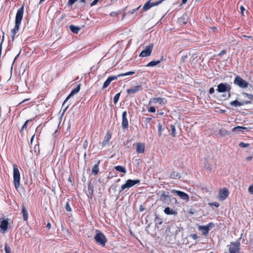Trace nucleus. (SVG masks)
<instances>
[{"instance_id":"f8f14e48","label":"nucleus","mask_w":253,"mask_h":253,"mask_svg":"<svg viewBox=\"0 0 253 253\" xmlns=\"http://www.w3.org/2000/svg\"><path fill=\"white\" fill-rule=\"evenodd\" d=\"M171 192L173 194H176L181 199L185 201L186 202H188L189 200V195L187 193H186L184 192L173 189V190H172Z\"/></svg>"},{"instance_id":"4468645a","label":"nucleus","mask_w":253,"mask_h":253,"mask_svg":"<svg viewBox=\"0 0 253 253\" xmlns=\"http://www.w3.org/2000/svg\"><path fill=\"white\" fill-rule=\"evenodd\" d=\"M122 126L123 129H126L128 127V122L127 119V113L126 111L122 113Z\"/></svg>"},{"instance_id":"2eb2a0df","label":"nucleus","mask_w":253,"mask_h":253,"mask_svg":"<svg viewBox=\"0 0 253 253\" xmlns=\"http://www.w3.org/2000/svg\"><path fill=\"white\" fill-rule=\"evenodd\" d=\"M229 192L227 189L224 188L219 192V199L223 201L228 196Z\"/></svg>"},{"instance_id":"8fccbe9b","label":"nucleus","mask_w":253,"mask_h":253,"mask_svg":"<svg viewBox=\"0 0 253 253\" xmlns=\"http://www.w3.org/2000/svg\"><path fill=\"white\" fill-rule=\"evenodd\" d=\"M240 10L242 15L244 16V11L245 10V8L243 6L241 5L240 6Z\"/></svg>"},{"instance_id":"a18cd8bd","label":"nucleus","mask_w":253,"mask_h":253,"mask_svg":"<svg viewBox=\"0 0 253 253\" xmlns=\"http://www.w3.org/2000/svg\"><path fill=\"white\" fill-rule=\"evenodd\" d=\"M162 130H163L162 126L161 124H158V131L160 133V135L161 134Z\"/></svg>"},{"instance_id":"3c124183","label":"nucleus","mask_w":253,"mask_h":253,"mask_svg":"<svg viewBox=\"0 0 253 253\" xmlns=\"http://www.w3.org/2000/svg\"><path fill=\"white\" fill-rule=\"evenodd\" d=\"M226 53V50L223 49V50H222V51H220V52L219 53L218 55L219 56H222V55H224V54H225Z\"/></svg>"},{"instance_id":"09e8293b","label":"nucleus","mask_w":253,"mask_h":253,"mask_svg":"<svg viewBox=\"0 0 253 253\" xmlns=\"http://www.w3.org/2000/svg\"><path fill=\"white\" fill-rule=\"evenodd\" d=\"M187 58V56L186 55H183L181 57V59H180V61L181 62H184L185 61V60Z\"/></svg>"},{"instance_id":"c85d7f7f","label":"nucleus","mask_w":253,"mask_h":253,"mask_svg":"<svg viewBox=\"0 0 253 253\" xmlns=\"http://www.w3.org/2000/svg\"><path fill=\"white\" fill-rule=\"evenodd\" d=\"M160 63V61L154 60L149 62L146 66L147 67H154Z\"/></svg>"},{"instance_id":"58836bf2","label":"nucleus","mask_w":253,"mask_h":253,"mask_svg":"<svg viewBox=\"0 0 253 253\" xmlns=\"http://www.w3.org/2000/svg\"><path fill=\"white\" fill-rule=\"evenodd\" d=\"M246 97L251 100L253 99V95L251 94H248L247 93H244V94Z\"/></svg>"},{"instance_id":"c9c22d12","label":"nucleus","mask_w":253,"mask_h":253,"mask_svg":"<svg viewBox=\"0 0 253 253\" xmlns=\"http://www.w3.org/2000/svg\"><path fill=\"white\" fill-rule=\"evenodd\" d=\"M249 145H250V144H249V143H244L243 142H240L239 144V146L240 147H242V148L247 147L249 146Z\"/></svg>"},{"instance_id":"79ce46f5","label":"nucleus","mask_w":253,"mask_h":253,"mask_svg":"<svg viewBox=\"0 0 253 253\" xmlns=\"http://www.w3.org/2000/svg\"><path fill=\"white\" fill-rule=\"evenodd\" d=\"M141 7V5H139L138 7H137L136 8H134V9H131V10H130L129 11V12L130 13V14H133L136 10H138L140 7Z\"/></svg>"},{"instance_id":"6ab92c4d","label":"nucleus","mask_w":253,"mask_h":253,"mask_svg":"<svg viewBox=\"0 0 253 253\" xmlns=\"http://www.w3.org/2000/svg\"><path fill=\"white\" fill-rule=\"evenodd\" d=\"M80 90V84H78L77 86L72 90L69 95L67 97L66 100L64 102L65 103V101L69 99L71 96H73L75 94L77 93Z\"/></svg>"},{"instance_id":"2f4dec72","label":"nucleus","mask_w":253,"mask_h":253,"mask_svg":"<svg viewBox=\"0 0 253 253\" xmlns=\"http://www.w3.org/2000/svg\"><path fill=\"white\" fill-rule=\"evenodd\" d=\"M33 120H34V118L33 119H30V120H28L27 121H26L24 124L23 125L22 128H21V131H24L25 129H26L27 127V125H28V124L30 122H31Z\"/></svg>"},{"instance_id":"4d7b16f0","label":"nucleus","mask_w":253,"mask_h":253,"mask_svg":"<svg viewBox=\"0 0 253 253\" xmlns=\"http://www.w3.org/2000/svg\"><path fill=\"white\" fill-rule=\"evenodd\" d=\"M242 103H243V105H245V104H250L251 103V101H244L242 102H241Z\"/></svg>"},{"instance_id":"49530a36","label":"nucleus","mask_w":253,"mask_h":253,"mask_svg":"<svg viewBox=\"0 0 253 253\" xmlns=\"http://www.w3.org/2000/svg\"><path fill=\"white\" fill-rule=\"evenodd\" d=\"M190 237H191L193 239L196 240L198 239V236L196 234H192L190 235Z\"/></svg>"},{"instance_id":"f704fd0d","label":"nucleus","mask_w":253,"mask_h":253,"mask_svg":"<svg viewBox=\"0 0 253 253\" xmlns=\"http://www.w3.org/2000/svg\"><path fill=\"white\" fill-rule=\"evenodd\" d=\"M4 250L5 253H11V249L7 244H5Z\"/></svg>"},{"instance_id":"aec40b11","label":"nucleus","mask_w":253,"mask_h":253,"mask_svg":"<svg viewBox=\"0 0 253 253\" xmlns=\"http://www.w3.org/2000/svg\"><path fill=\"white\" fill-rule=\"evenodd\" d=\"M164 212L167 215H176L177 214V212L175 210L169 207L165 208Z\"/></svg>"},{"instance_id":"a19ab883","label":"nucleus","mask_w":253,"mask_h":253,"mask_svg":"<svg viewBox=\"0 0 253 253\" xmlns=\"http://www.w3.org/2000/svg\"><path fill=\"white\" fill-rule=\"evenodd\" d=\"M148 111H149V112H150V113H154L156 111V109H155V107L151 106L148 109Z\"/></svg>"},{"instance_id":"f03ea898","label":"nucleus","mask_w":253,"mask_h":253,"mask_svg":"<svg viewBox=\"0 0 253 253\" xmlns=\"http://www.w3.org/2000/svg\"><path fill=\"white\" fill-rule=\"evenodd\" d=\"M231 90V86L226 83H222L219 84L217 85V88L216 89V90L220 93L227 92V94L223 95L224 99H228L230 97Z\"/></svg>"},{"instance_id":"6e6d98bb","label":"nucleus","mask_w":253,"mask_h":253,"mask_svg":"<svg viewBox=\"0 0 253 253\" xmlns=\"http://www.w3.org/2000/svg\"><path fill=\"white\" fill-rule=\"evenodd\" d=\"M158 61H160V63L161 62V61H165L166 60V58L164 57V56H162L160 58V59L159 60H157Z\"/></svg>"},{"instance_id":"4c0bfd02","label":"nucleus","mask_w":253,"mask_h":253,"mask_svg":"<svg viewBox=\"0 0 253 253\" xmlns=\"http://www.w3.org/2000/svg\"><path fill=\"white\" fill-rule=\"evenodd\" d=\"M65 209L67 211H72V209L69 205V202H67L66 204Z\"/></svg>"},{"instance_id":"13d9d810","label":"nucleus","mask_w":253,"mask_h":253,"mask_svg":"<svg viewBox=\"0 0 253 253\" xmlns=\"http://www.w3.org/2000/svg\"><path fill=\"white\" fill-rule=\"evenodd\" d=\"M152 120V118H146L145 119V122L146 123H149Z\"/></svg>"},{"instance_id":"0eeeda50","label":"nucleus","mask_w":253,"mask_h":253,"mask_svg":"<svg viewBox=\"0 0 253 253\" xmlns=\"http://www.w3.org/2000/svg\"><path fill=\"white\" fill-rule=\"evenodd\" d=\"M233 83L235 85L239 86L241 88H246L248 86L249 83L248 82L242 79L239 76H237L234 81Z\"/></svg>"},{"instance_id":"393cba45","label":"nucleus","mask_w":253,"mask_h":253,"mask_svg":"<svg viewBox=\"0 0 253 253\" xmlns=\"http://www.w3.org/2000/svg\"><path fill=\"white\" fill-rule=\"evenodd\" d=\"M114 168L118 171L123 172L124 173H126V170L125 167H123L122 166H117L115 167Z\"/></svg>"},{"instance_id":"69168bd1","label":"nucleus","mask_w":253,"mask_h":253,"mask_svg":"<svg viewBox=\"0 0 253 253\" xmlns=\"http://www.w3.org/2000/svg\"><path fill=\"white\" fill-rule=\"evenodd\" d=\"M143 210H144V208L142 207V206H141L140 207V211H143Z\"/></svg>"},{"instance_id":"052dcab7","label":"nucleus","mask_w":253,"mask_h":253,"mask_svg":"<svg viewBox=\"0 0 253 253\" xmlns=\"http://www.w3.org/2000/svg\"><path fill=\"white\" fill-rule=\"evenodd\" d=\"M188 0H182V2L180 5L184 4L187 2Z\"/></svg>"},{"instance_id":"5fc2aeb1","label":"nucleus","mask_w":253,"mask_h":253,"mask_svg":"<svg viewBox=\"0 0 253 253\" xmlns=\"http://www.w3.org/2000/svg\"><path fill=\"white\" fill-rule=\"evenodd\" d=\"M4 35H3L2 37V38H1V43L0 44V51H1V45H2V42L4 41Z\"/></svg>"},{"instance_id":"9b49d317","label":"nucleus","mask_w":253,"mask_h":253,"mask_svg":"<svg viewBox=\"0 0 253 253\" xmlns=\"http://www.w3.org/2000/svg\"><path fill=\"white\" fill-rule=\"evenodd\" d=\"M153 46L154 44L153 43H150L146 46L145 49L139 54V56L142 57L149 56L151 54Z\"/></svg>"},{"instance_id":"0e129e2a","label":"nucleus","mask_w":253,"mask_h":253,"mask_svg":"<svg viewBox=\"0 0 253 253\" xmlns=\"http://www.w3.org/2000/svg\"><path fill=\"white\" fill-rule=\"evenodd\" d=\"M35 135H33L31 139V143H32L34 139Z\"/></svg>"},{"instance_id":"a211bd4d","label":"nucleus","mask_w":253,"mask_h":253,"mask_svg":"<svg viewBox=\"0 0 253 253\" xmlns=\"http://www.w3.org/2000/svg\"><path fill=\"white\" fill-rule=\"evenodd\" d=\"M145 150V144L143 143H137L136 144V151L138 154L144 153Z\"/></svg>"},{"instance_id":"1a4fd4ad","label":"nucleus","mask_w":253,"mask_h":253,"mask_svg":"<svg viewBox=\"0 0 253 253\" xmlns=\"http://www.w3.org/2000/svg\"><path fill=\"white\" fill-rule=\"evenodd\" d=\"M151 0H149L144 4L142 9L141 10V12L147 11L152 7L157 6L163 1V0H160L155 2H151Z\"/></svg>"},{"instance_id":"ddd939ff","label":"nucleus","mask_w":253,"mask_h":253,"mask_svg":"<svg viewBox=\"0 0 253 253\" xmlns=\"http://www.w3.org/2000/svg\"><path fill=\"white\" fill-rule=\"evenodd\" d=\"M8 225V218L4 219L2 218L0 219V231L3 233L5 232L7 228Z\"/></svg>"},{"instance_id":"bf43d9fd","label":"nucleus","mask_w":253,"mask_h":253,"mask_svg":"<svg viewBox=\"0 0 253 253\" xmlns=\"http://www.w3.org/2000/svg\"><path fill=\"white\" fill-rule=\"evenodd\" d=\"M117 15H118V13H116V12H112L110 13V15L112 16H116Z\"/></svg>"},{"instance_id":"f257e3e1","label":"nucleus","mask_w":253,"mask_h":253,"mask_svg":"<svg viewBox=\"0 0 253 253\" xmlns=\"http://www.w3.org/2000/svg\"><path fill=\"white\" fill-rule=\"evenodd\" d=\"M24 7L23 5L17 10L15 21V26L13 29L11 30L12 35H16L19 30L20 26L21 25V21L23 18L24 14Z\"/></svg>"},{"instance_id":"c756f323","label":"nucleus","mask_w":253,"mask_h":253,"mask_svg":"<svg viewBox=\"0 0 253 253\" xmlns=\"http://www.w3.org/2000/svg\"><path fill=\"white\" fill-rule=\"evenodd\" d=\"M237 129H242V130H243L244 131L245 130H248V131L250 130V129L248 127H244V126H237L234 127L233 128L232 131L234 132L237 131Z\"/></svg>"},{"instance_id":"e2e57ef3","label":"nucleus","mask_w":253,"mask_h":253,"mask_svg":"<svg viewBox=\"0 0 253 253\" xmlns=\"http://www.w3.org/2000/svg\"><path fill=\"white\" fill-rule=\"evenodd\" d=\"M15 35H12V36H11V38H12V41H13L15 39Z\"/></svg>"},{"instance_id":"ea45409f","label":"nucleus","mask_w":253,"mask_h":253,"mask_svg":"<svg viewBox=\"0 0 253 253\" xmlns=\"http://www.w3.org/2000/svg\"><path fill=\"white\" fill-rule=\"evenodd\" d=\"M78 0H69L68 1V5L72 6Z\"/></svg>"},{"instance_id":"72a5a7b5","label":"nucleus","mask_w":253,"mask_h":253,"mask_svg":"<svg viewBox=\"0 0 253 253\" xmlns=\"http://www.w3.org/2000/svg\"><path fill=\"white\" fill-rule=\"evenodd\" d=\"M120 95H121V92H119V93H117L115 95V96L114 97V98H113V101H114V104H116L118 102L119 98L120 97Z\"/></svg>"},{"instance_id":"37998d69","label":"nucleus","mask_w":253,"mask_h":253,"mask_svg":"<svg viewBox=\"0 0 253 253\" xmlns=\"http://www.w3.org/2000/svg\"><path fill=\"white\" fill-rule=\"evenodd\" d=\"M245 38L247 41H249L250 39H252V36H246L245 35L242 36L241 38Z\"/></svg>"},{"instance_id":"864d4df0","label":"nucleus","mask_w":253,"mask_h":253,"mask_svg":"<svg viewBox=\"0 0 253 253\" xmlns=\"http://www.w3.org/2000/svg\"><path fill=\"white\" fill-rule=\"evenodd\" d=\"M214 92V89L213 87H211L209 89V93L212 94Z\"/></svg>"},{"instance_id":"9d476101","label":"nucleus","mask_w":253,"mask_h":253,"mask_svg":"<svg viewBox=\"0 0 253 253\" xmlns=\"http://www.w3.org/2000/svg\"><path fill=\"white\" fill-rule=\"evenodd\" d=\"M214 227V224L212 222H210L207 225L199 226V230L202 231L203 234L205 236H207L209 232L212 228Z\"/></svg>"},{"instance_id":"338daca9","label":"nucleus","mask_w":253,"mask_h":253,"mask_svg":"<svg viewBox=\"0 0 253 253\" xmlns=\"http://www.w3.org/2000/svg\"><path fill=\"white\" fill-rule=\"evenodd\" d=\"M47 227L48 228H50V227H51V224L50 223H48L47 224Z\"/></svg>"},{"instance_id":"423d86ee","label":"nucleus","mask_w":253,"mask_h":253,"mask_svg":"<svg viewBox=\"0 0 253 253\" xmlns=\"http://www.w3.org/2000/svg\"><path fill=\"white\" fill-rule=\"evenodd\" d=\"M140 180L139 179H135V180H132V179H127L126 183L122 185L121 186V189L119 191V193H121L122 192H123L124 190H125L126 189H129L135 184H138L140 182Z\"/></svg>"},{"instance_id":"6e6552de","label":"nucleus","mask_w":253,"mask_h":253,"mask_svg":"<svg viewBox=\"0 0 253 253\" xmlns=\"http://www.w3.org/2000/svg\"><path fill=\"white\" fill-rule=\"evenodd\" d=\"M241 244L240 242H232L229 247L228 251H225L224 253H238L240 250Z\"/></svg>"},{"instance_id":"b1692460","label":"nucleus","mask_w":253,"mask_h":253,"mask_svg":"<svg viewBox=\"0 0 253 253\" xmlns=\"http://www.w3.org/2000/svg\"><path fill=\"white\" fill-rule=\"evenodd\" d=\"M69 29L74 34H78L80 30L79 27L73 25H71L69 26Z\"/></svg>"},{"instance_id":"f3484780","label":"nucleus","mask_w":253,"mask_h":253,"mask_svg":"<svg viewBox=\"0 0 253 253\" xmlns=\"http://www.w3.org/2000/svg\"><path fill=\"white\" fill-rule=\"evenodd\" d=\"M142 88L140 85H137L135 86H133L130 88L127 89L126 92L129 94H133L138 91H141Z\"/></svg>"},{"instance_id":"412c9836","label":"nucleus","mask_w":253,"mask_h":253,"mask_svg":"<svg viewBox=\"0 0 253 253\" xmlns=\"http://www.w3.org/2000/svg\"><path fill=\"white\" fill-rule=\"evenodd\" d=\"M100 163V161H98L97 163L95 164V165L93 167L91 170V172L94 175H96L98 174L99 169V167Z\"/></svg>"},{"instance_id":"4be33fe9","label":"nucleus","mask_w":253,"mask_h":253,"mask_svg":"<svg viewBox=\"0 0 253 253\" xmlns=\"http://www.w3.org/2000/svg\"><path fill=\"white\" fill-rule=\"evenodd\" d=\"M21 208H22L21 210H22V213L23 214V220L25 221H27L28 218V212L27 211L25 207L24 204H22Z\"/></svg>"},{"instance_id":"c03bdc74","label":"nucleus","mask_w":253,"mask_h":253,"mask_svg":"<svg viewBox=\"0 0 253 253\" xmlns=\"http://www.w3.org/2000/svg\"><path fill=\"white\" fill-rule=\"evenodd\" d=\"M211 206H213L215 207H218L219 206V204L217 202H212L210 204Z\"/></svg>"},{"instance_id":"680f3d73","label":"nucleus","mask_w":253,"mask_h":253,"mask_svg":"<svg viewBox=\"0 0 253 253\" xmlns=\"http://www.w3.org/2000/svg\"><path fill=\"white\" fill-rule=\"evenodd\" d=\"M253 157L252 156L248 157L246 158L247 161H250L252 159Z\"/></svg>"},{"instance_id":"a878e982","label":"nucleus","mask_w":253,"mask_h":253,"mask_svg":"<svg viewBox=\"0 0 253 253\" xmlns=\"http://www.w3.org/2000/svg\"><path fill=\"white\" fill-rule=\"evenodd\" d=\"M170 177L173 179H179L181 177L180 174L176 171H172L170 174Z\"/></svg>"},{"instance_id":"774afa93","label":"nucleus","mask_w":253,"mask_h":253,"mask_svg":"<svg viewBox=\"0 0 253 253\" xmlns=\"http://www.w3.org/2000/svg\"><path fill=\"white\" fill-rule=\"evenodd\" d=\"M237 131H240L242 132H244V131L242 130V129H237Z\"/></svg>"},{"instance_id":"7c9ffc66","label":"nucleus","mask_w":253,"mask_h":253,"mask_svg":"<svg viewBox=\"0 0 253 253\" xmlns=\"http://www.w3.org/2000/svg\"><path fill=\"white\" fill-rule=\"evenodd\" d=\"M219 133L222 135V136H226L227 135H229L230 133L227 130H225V129L222 128L220 129L219 131Z\"/></svg>"},{"instance_id":"de8ad7c7","label":"nucleus","mask_w":253,"mask_h":253,"mask_svg":"<svg viewBox=\"0 0 253 253\" xmlns=\"http://www.w3.org/2000/svg\"><path fill=\"white\" fill-rule=\"evenodd\" d=\"M249 192L251 194H253V185H251L249 186Z\"/></svg>"},{"instance_id":"39448f33","label":"nucleus","mask_w":253,"mask_h":253,"mask_svg":"<svg viewBox=\"0 0 253 253\" xmlns=\"http://www.w3.org/2000/svg\"><path fill=\"white\" fill-rule=\"evenodd\" d=\"M94 236L95 241L101 247H104L107 241V238L101 231L97 230Z\"/></svg>"},{"instance_id":"473e14b6","label":"nucleus","mask_w":253,"mask_h":253,"mask_svg":"<svg viewBox=\"0 0 253 253\" xmlns=\"http://www.w3.org/2000/svg\"><path fill=\"white\" fill-rule=\"evenodd\" d=\"M169 198V196L165 193H163L161 196V199L163 202H166Z\"/></svg>"},{"instance_id":"bb28decb","label":"nucleus","mask_w":253,"mask_h":253,"mask_svg":"<svg viewBox=\"0 0 253 253\" xmlns=\"http://www.w3.org/2000/svg\"><path fill=\"white\" fill-rule=\"evenodd\" d=\"M169 131L170 132V134L171 136L174 137L176 136V129L175 127L173 125H170V128L169 129Z\"/></svg>"},{"instance_id":"dca6fc26","label":"nucleus","mask_w":253,"mask_h":253,"mask_svg":"<svg viewBox=\"0 0 253 253\" xmlns=\"http://www.w3.org/2000/svg\"><path fill=\"white\" fill-rule=\"evenodd\" d=\"M166 102V100L164 98L158 97L151 98L149 101V105H151L152 103H159L160 104H164Z\"/></svg>"},{"instance_id":"7ed1b4c3","label":"nucleus","mask_w":253,"mask_h":253,"mask_svg":"<svg viewBox=\"0 0 253 253\" xmlns=\"http://www.w3.org/2000/svg\"><path fill=\"white\" fill-rule=\"evenodd\" d=\"M134 73H135V72L133 71H130V72H126V73L119 74L117 76H110L107 78V79L106 80V81L104 83L103 85L102 86V88L105 89L106 87H107L110 84L111 82L117 79L118 77L132 75H133Z\"/></svg>"},{"instance_id":"20e7f679","label":"nucleus","mask_w":253,"mask_h":253,"mask_svg":"<svg viewBox=\"0 0 253 253\" xmlns=\"http://www.w3.org/2000/svg\"><path fill=\"white\" fill-rule=\"evenodd\" d=\"M13 183L15 188L18 190L20 186V173L16 165H13Z\"/></svg>"},{"instance_id":"cd10ccee","label":"nucleus","mask_w":253,"mask_h":253,"mask_svg":"<svg viewBox=\"0 0 253 253\" xmlns=\"http://www.w3.org/2000/svg\"><path fill=\"white\" fill-rule=\"evenodd\" d=\"M230 104L231 105V106H234L235 107H240L241 106H243V103H242L241 102L238 101L237 100L231 101L230 103Z\"/></svg>"},{"instance_id":"5701e85b","label":"nucleus","mask_w":253,"mask_h":253,"mask_svg":"<svg viewBox=\"0 0 253 253\" xmlns=\"http://www.w3.org/2000/svg\"><path fill=\"white\" fill-rule=\"evenodd\" d=\"M111 138V134L109 133H108L106 134V135L105 136L104 140L102 142V145L103 147L106 146L108 144L109 141Z\"/></svg>"},{"instance_id":"e433bc0d","label":"nucleus","mask_w":253,"mask_h":253,"mask_svg":"<svg viewBox=\"0 0 253 253\" xmlns=\"http://www.w3.org/2000/svg\"><path fill=\"white\" fill-rule=\"evenodd\" d=\"M81 8L84 7L86 3L85 0H80L79 1Z\"/></svg>"},{"instance_id":"603ef678","label":"nucleus","mask_w":253,"mask_h":253,"mask_svg":"<svg viewBox=\"0 0 253 253\" xmlns=\"http://www.w3.org/2000/svg\"><path fill=\"white\" fill-rule=\"evenodd\" d=\"M99 0H94L91 3H90V5L92 6H94L95 5V4H97V3L98 2V1H99Z\"/></svg>"}]
</instances>
